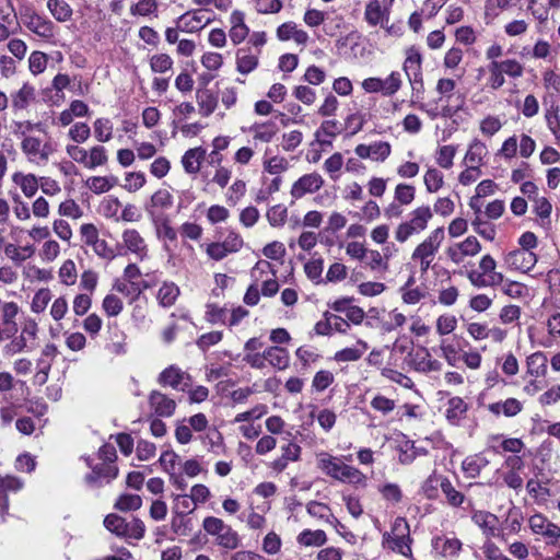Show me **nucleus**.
<instances>
[{
    "mask_svg": "<svg viewBox=\"0 0 560 560\" xmlns=\"http://www.w3.org/2000/svg\"><path fill=\"white\" fill-rule=\"evenodd\" d=\"M323 185L322 177H300L292 187V196L301 198L306 192H313Z\"/></svg>",
    "mask_w": 560,
    "mask_h": 560,
    "instance_id": "nucleus-38",
    "label": "nucleus"
},
{
    "mask_svg": "<svg viewBox=\"0 0 560 560\" xmlns=\"http://www.w3.org/2000/svg\"><path fill=\"white\" fill-rule=\"evenodd\" d=\"M355 153L362 159H372L373 161H383L390 153V145L387 142H375L372 144H359L355 148Z\"/></svg>",
    "mask_w": 560,
    "mask_h": 560,
    "instance_id": "nucleus-20",
    "label": "nucleus"
},
{
    "mask_svg": "<svg viewBox=\"0 0 560 560\" xmlns=\"http://www.w3.org/2000/svg\"><path fill=\"white\" fill-rule=\"evenodd\" d=\"M113 133V124L108 118H98L94 122V135L100 142L110 140Z\"/></svg>",
    "mask_w": 560,
    "mask_h": 560,
    "instance_id": "nucleus-61",
    "label": "nucleus"
},
{
    "mask_svg": "<svg viewBox=\"0 0 560 560\" xmlns=\"http://www.w3.org/2000/svg\"><path fill=\"white\" fill-rule=\"evenodd\" d=\"M158 0H139L137 3L131 4L130 14L133 16H148L158 13Z\"/></svg>",
    "mask_w": 560,
    "mask_h": 560,
    "instance_id": "nucleus-52",
    "label": "nucleus"
},
{
    "mask_svg": "<svg viewBox=\"0 0 560 560\" xmlns=\"http://www.w3.org/2000/svg\"><path fill=\"white\" fill-rule=\"evenodd\" d=\"M432 215L430 207L423 206L415 209L410 213L409 219L397 226L395 238L399 243H405L412 235L421 233L427 229Z\"/></svg>",
    "mask_w": 560,
    "mask_h": 560,
    "instance_id": "nucleus-6",
    "label": "nucleus"
},
{
    "mask_svg": "<svg viewBox=\"0 0 560 560\" xmlns=\"http://www.w3.org/2000/svg\"><path fill=\"white\" fill-rule=\"evenodd\" d=\"M504 260L510 268L527 272L536 265L537 257L530 250L515 249L506 254Z\"/></svg>",
    "mask_w": 560,
    "mask_h": 560,
    "instance_id": "nucleus-14",
    "label": "nucleus"
},
{
    "mask_svg": "<svg viewBox=\"0 0 560 560\" xmlns=\"http://www.w3.org/2000/svg\"><path fill=\"white\" fill-rule=\"evenodd\" d=\"M265 358L277 370H285L290 364V355L287 349L272 346L265 349Z\"/></svg>",
    "mask_w": 560,
    "mask_h": 560,
    "instance_id": "nucleus-29",
    "label": "nucleus"
},
{
    "mask_svg": "<svg viewBox=\"0 0 560 560\" xmlns=\"http://www.w3.org/2000/svg\"><path fill=\"white\" fill-rule=\"evenodd\" d=\"M432 546L433 549L443 557H454L459 552L462 542L457 538L439 536L433 539Z\"/></svg>",
    "mask_w": 560,
    "mask_h": 560,
    "instance_id": "nucleus-32",
    "label": "nucleus"
},
{
    "mask_svg": "<svg viewBox=\"0 0 560 560\" xmlns=\"http://www.w3.org/2000/svg\"><path fill=\"white\" fill-rule=\"evenodd\" d=\"M421 55L415 49H410L408 56L404 62V71L409 81H419V75H422L421 71Z\"/></svg>",
    "mask_w": 560,
    "mask_h": 560,
    "instance_id": "nucleus-39",
    "label": "nucleus"
},
{
    "mask_svg": "<svg viewBox=\"0 0 560 560\" xmlns=\"http://www.w3.org/2000/svg\"><path fill=\"white\" fill-rule=\"evenodd\" d=\"M480 249L479 241L475 236H468L465 241L448 246L445 253L453 262L460 264L466 256H475Z\"/></svg>",
    "mask_w": 560,
    "mask_h": 560,
    "instance_id": "nucleus-12",
    "label": "nucleus"
},
{
    "mask_svg": "<svg viewBox=\"0 0 560 560\" xmlns=\"http://www.w3.org/2000/svg\"><path fill=\"white\" fill-rule=\"evenodd\" d=\"M47 8L58 22H67L72 16V9L65 0H48Z\"/></svg>",
    "mask_w": 560,
    "mask_h": 560,
    "instance_id": "nucleus-44",
    "label": "nucleus"
},
{
    "mask_svg": "<svg viewBox=\"0 0 560 560\" xmlns=\"http://www.w3.org/2000/svg\"><path fill=\"white\" fill-rule=\"evenodd\" d=\"M490 194V179L482 180L476 188V195L470 199V207L476 213L474 225L476 231L483 235L486 238L490 236L487 234V228L483 226L490 219V202L486 200Z\"/></svg>",
    "mask_w": 560,
    "mask_h": 560,
    "instance_id": "nucleus-5",
    "label": "nucleus"
},
{
    "mask_svg": "<svg viewBox=\"0 0 560 560\" xmlns=\"http://www.w3.org/2000/svg\"><path fill=\"white\" fill-rule=\"evenodd\" d=\"M171 528L179 536H188L194 529V523L187 514L173 513Z\"/></svg>",
    "mask_w": 560,
    "mask_h": 560,
    "instance_id": "nucleus-48",
    "label": "nucleus"
},
{
    "mask_svg": "<svg viewBox=\"0 0 560 560\" xmlns=\"http://www.w3.org/2000/svg\"><path fill=\"white\" fill-rule=\"evenodd\" d=\"M398 460L402 465L411 464L418 456V452L415 447V443L410 440L404 439L397 446Z\"/></svg>",
    "mask_w": 560,
    "mask_h": 560,
    "instance_id": "nucleus-54",
    "label": "nucleus"
},
{
    "mask_svg": "<svg viewBox=\"0 0 560 560\" xmlns=\"http://www.w3.org/2000/svg\"><path fill=\"white\" fill-rule=\"evenodd\" d=\"M545 118L549 130L556 138L558 144H560V107L551 106L546 110Z\"/></svg>",
    "mask_w": 560,
    "mask_h": 560,
    "instance_id": "nucleus-57",
    "label": "nucleus"
},
{
    "mask_svg": "<svg viewBox=\"0 0 560 560\" xmlns=\"http://www.w3.org/2000/svg\"><path fill=\"white\" fill-rule=\"evenodd\" d=\"M203 530L214 537L215 544L226 550H235L241 545V538L223 520L215 516H207L202 522Z\"/></svg>",
    "mask_w": 560,
    "mask_h": 560,
    "instance_id": "nucleus-3",
    "label": "nucleus"
},
{
    "mask_svg": "<svg viewBox=\"0 0 560 560\" xmlns=\"http://www.w3.org/2000/svg\"><path fill=\"white\" fill-rule=\"evenodd\" d=\"M341 131V125L337 120H325L315 132V138L320 145H331L332 139Z\"/></svg>",
    "mask_w": 560,
    "mask_h": 560,
    "instance_id": "nucleus-27",
    "label": "nucleus"
},
{
    "mask_svg": "<svg viewBox=\"0 0 560 560\" xmlns=\"http://www.w3.org/2000/svg\"><path fill=\"white\" fill-rule=\"evenodd\" d=\"M149 406L159 417H171L176 409V401L166 394L152 390L149 395Z\"/></svg>",
    "mask_w": 560,
    "mask_h": 560,
    "instance_id": "nucleus-15",
    "label": "nucleus"
},
{
    "mask_svg": "<svg viewBox=\"0 0 560 560\" xmlns=\"http://www.w3.org/2000/svg\"><path fill=\"white\" fill-rule=\"evenodd\" d=\"M413 365L418 372L422 373L438 372L442 369L441 362L439 360L432 359L427 348H422L421 351L416 353Z\"/></svg>",
    "mask_w": 560,
    "mask_h": 560,
    "instance_id": "nucleus-28",
    "label": "nucleus"
},
{
    "mask_svg": "<svg viewBox=\"0 0 560 560\" xmlns=\"http://www.w3.org/2000/svg\"><path fill=\"white\" fill-rule=\"evenodd\" d=\"M174 506H173V513L174 514H187L189 515L192 513L196 509V503L194 499L190 497V494H176L174 497Z\"/></svg>",
    "mask_w": 560,
    "mask_h": 560,
    "instance_id": "nucleus-58",
    "label": "nucleus"
},
{
    "mask_svg": "<svg viewBox=\"0 0 560 560\" xmlns=\"http://www.w3.org/2000/svg\"><path fill=\"white\" fill-rule=\"evenodd\" d=\"M158 382L164 387L186 392L191 386V376L178 366L170 365L159 374Z\"/></svg>",
    "mask_w": 560,
    "mask_h": 560,
    "instance_id": "nucleus-9",
    "label": "nucleus"
},
{
    "mask_svg": "<svg viewBox=\"0 0 560 560\" xmlns=\"http://www.w3.org/2000/svg\"><path fill=\"white\" fill-rule=\"evenodd\" d=\"M108 341L105 348L116 355H121L127 352V336L119 327L117 322L108 323L107 325Z\"/></svg>",
    "mask_w": 560,
    "mask_h": 560,
    "instance_id": "nucleus-17",
    "label": "nucleus"
},
{
    "mask_svg": "<svg viewBox=\"0 0 560 560\" xmlns=\"http://www.w3.org/2000/svg\"><path fill=\"white\" fill-rule=\"evenodd\" d=\"M180 294L178 285L173 281H165L158 291L156 300L162 307H171Z\"/></svg>",
    "mask_w": 560,
    "mask_h": 560,
    "instance_id": "nucleus-30",
    "label": "nucleus"
},
{
    "mask_svg": "<svg viewBox=\"0 0 560 560\" xmlns=\"http://www.w3.org/2000/svg\"><path fill=\"white\" fill-rule=\"evenodd\" d=\"M124 247L133 254L137 259L143 260L148 257V245L144 238L136 229H127L121 235Z\"/></svg>",
    "mask_w": 560,
    "mask_h": 560,
    "instance_id": "nucleus-13",
    "label": "nucleus"
},
{
    "mask_svg": "<svg viewBox=\"0 0 560 560\" xmlns=\"http://www.w3.org/2000/svg\"><path fill=\"white\" fill-rule=\"evenodd\" d=\"M211 19L208 18L205 20V16L201 14L200 10L196 11H187L182 14L177 20V27L182 32L186 33H195L203 28L206 25L211 23Z\"/></svg>",
    "mask_w": 560,
    "mask_h": 560,
    "instance_id": "nucleus-16",
    "label": "nucleus"
},
{
    "mask_svg": "<svg viewBox=\"0 0 560 560\" xmlns=\"http://www.w3.org/2000/svg\"><path fill=\"white\" fill-rule=\"evenodd\" d=\"M409 542L410 538H397V536H393L392 534H383V545L402 556H407L411 552Z\"/></svg>",
    "mask_w": 560,
    "mask_h": 560,
    "instance_id": "nucleus-46",
    "label": "nucleus"
},
{
    "mask_svg": "<svg viewBox=\"0 0 560 560\" xmlns=\"http://www.w3.org/2000/svg\"><path fill=\"white\" fill-rule=\"evenodd\" d=\"M488 155L487 145L480 141H474L464 159L467 170L478 171L485 164V159Z\"/></svg>",
    "mask_w": 560,
    "mask_h": 560,
    "instance_id": "nucleus-21",
    "label": "nucleus"
},
{
    "mask_svg": "<svg viewBox=\"0 0 560 560\" xmlns=\"http://www.w3.org/2000/svg\"><path fill=\"white\" fill-rule=\"evenodd\" d=\"M103 523L108 532L127 541L140 540L145 534V525L138 517L127 521L118 514L110 513L105 516Z\"/></svg>",
    "mask_w": 560,
    "mask_h": 560,
    "instance_id": "nucleus-2",
    "label": "nucleus"
},
{
    "mask_svg": "<svg viewBox=\"0 0 560 560\" xmlns=\"http://www.w3.org/2000/svg\"><path fill=\"white\" fill-rule=\"evenodd\" d=\"M490 272V255H485L480 262L478 268L471 269L468 272V278L470 282L475 287H486L488 285V273Z\"/></svg>",
    "mask_w": 560,
    "mask_h": 560,
    "instance_id": "nucleus-37",
    "label": "nucleus"
},
{
    "mask_svg": "<svg viewBox=\"0 0 560 560\" xmlns=\"http://www.w3.org/2000/svg\"><path fill=\"white\" fill-rule=\"evenodd\" d=\"M488 517L489 514L483 511H475L472 513L471 520L472 522L482 529V533L486 536V540L482 546V551L486 558L490 559V544H489V535L490 527H488Z\"/></svg>",
    "mask_w": 560,
    "mask_h": 560,
    "instance_id": "nucleus-47",
    "label": "nucleus"
},
{
    "mask_svg": "<svg viewBox=\"0 0 560 560\" xmlns=\"http://www.w3.org/2000/svg\"><path fill=\"white\" fill-rule=\"evenodd\" d=\"M364 20L370 26H376L378 24L383 26L384 23H388L389 21V8L382 7L378 0H371L365 5Z\"/></svg>",
    "mask_w": 560,
    "mask_h": 560,
    "instance_id": "nucleus-18",
    "label": "nucleus"
},
{
    "mask_svg": "<svg viewBox=\"0 0 560 560\" xmlns=\"http://www.w3.org/2000/svg\"><path fill=\"white\" fill-rule=\"evenodd\" d=\"M22 150L32 161L45 162L47 161L48 154L42 149V142L39 139L34 137H26L22 141Z\"/></svg>",
    "mask_w": 560,
    "mask_h": 560,
    "instance_id": "nucleus-36",
    "label": "nucleus"
},
{
    "mask_svg": "<svg viewBox=\"0 0 560 560\" xmlns=\"http://www.w3.org/2000/svg\"><path fill=\"white\" fill-rule=\"evenodd\" d=\"M52 294L50 289L48 288H42L39 289L33 296L32 303H31V310L34 313H43L49 302L51 301Z\"/></svg>",
    "mask_w": 560,
    "mask_h": 560,
    "instance_id": "nucleus-56",
    "label": "nucleus"
},
{
    "mask_svg": "<svg viewBox=\"0 0 560 560\" xmlns=\"http://www.w3.org/2000/svg\"><path fill=\"white\" fill-rule=\"evenodd\" d=\"M85 463L92 468V471L84 477V481L92 488H101L104 485H108L118 476V468L114 464L101 463L92 466L89 457L85 458Z\"/></svg>",
    "mask_w": 560,
    "mask_h": 560,
    "instance_id": "nucleus-8",
    "label": "nucleus"
},
{
    "mask_svg": "<svg viewBox=\"0 0 560 560\" xmlns=\"http://www.w3.org/2000/svg\"><path fill=\"white\" fill-rule=\"evenodd\" d=\"M370 404L375 411L381 412L383 416L389 415L396 408V402L394 399L387 398L381 394L375 395L371 399Z\"/></svg>",
    "mask_w": 560,
    "mask_h": 560,
    "instance_id": "nucleus-63",
    "label": "nucleus"
},
{
    "mask_svg": "<svg viewBox=\"0 0 560 560\" xmlns=\"http://www.w3.org/2000/svg\"><path fill=\"white\" fill-rule=\"evenodd\" d=\"M296 541L305 547H320L326 544L327 536L326 533L322 529H304L298 535Z\"/></svg>",
    "mask_w": 560,
    "mask_h": 560,
    "instance_id": "nucleus-40",
    "label": "nucleus"
},
{
    "mask_svg": "<svg viewBox=\"0 0 560 560\" xmlns=\"http://www.w3.org/2000/svg\"><path fill=\"white\" fill-rule=\"evenodd\" d=\"M440 489L451 505L459 506L464 502V494L454 487L448 478L444 476L440 481Z\"/></svg>",
    "mask_w": 560,
    "mask_h": 560,
    "instance_id": "nucleus-45",
    "label": "nucleus"
},
{
    "mask_svg": "<svg viewBox=\"0 0 560 560\" xmlns=\"http://www.w3.org/2000/svg\"><path fill=\"white\" fill-rule=\"evenodd\" d=\"M492 442L495 444L492 445V451L495 454L502 453H512L518 454L524 448V443L521 439L517 438H504L503 435L492 436Z\"/></svg>",
    "mask_w": 560,
    "mask_h": 560,
    "instance_id": "nucleus-23",
    "label": "nucleus"
},
{
    "mask_svg": "<svg viewBox=\"0 0 560 560\" xmlns=\"http://www.w3.org/2000/svg\"><path fill=\"white\" fill-rule=\"evenodd\" d=\"M226 313L228 310L225 307L209 303L206 305L205 319L212 325L226 324Z\"/></svg>",
    "mask_w": 560,
    "mask_h": 560,
    "instance_id": "nucleus-55",
    "label": "nucleus"
},
{
    "mask_svg": "<svg viewBox=\"0 0 560 560\" xmlns=\"http://www.w3.org/2000/svg\"><path fill=\"white\" fill-rule=\"evenodd\" d=\"M19 313V306L15 302H4L1 305V320L7 332L14 336L18 331V325L15 317Z\"/></svg>",
    "mask_w": 560,
    "mask_h": 560,
    "instance_id": "nucleus-34",
    "label": "nucleus"
},
{
    "mask_svg": "<svg viewBox=\"0 0 560 560\" xmlns=\"http://www.w3.org/2000/svg\"><path fill=\"white\" fill-rule=\"evenodd\" d=\"M307 513L319 521L329 525L339 524V520L331 513L330 508L322 502L311 501L306 505Z\"/></svg>",
    "mask_w": 560,
    "mask_h": 560,
    "instance_id": "nucleus-33",
    "label": "nucleus"
},
{
    "mask_svg": "<svg viewBox=\"0 0 560 560\" xmlns=\"http://www.w3.org/2000/svg\"><path fill=\"white\" fill-rule=\"evenodd\" d=\"M142 505V499L138 494H121L115 502L114 508L121 512L137 511Z\"/></svg>",
    "mask_w": 560,
    "mask_h": 560,
    "instance_id": "nucleus-50",
    "label": "nucleus"
},
{
    "mask_svg": "<svg viewBox=\"0 0 560 560\" xmlns=\"http://www.w3.org/2000/svg\"><path fill=\"white\" fill-rule=\"evenodd\" d=\"M488 466V459L480 454L468 456L463 462V470L468 478L479 476L481 469Z\"/></svg>",
    "mask_w": 560,
    "mask_h": 560,
    "instance_id": "nucleus-42",
    "label": "nucleus"
},
{
    "mask_svg": "<svg viewBox=\"0 0 560 560\" xmlns=\"http://www.w3.org/2000/svg\"><path fill=\"white\" fill-rule=\"evenodd\" d=\"M467 411V404L460 397H452L447 401L445 416L452 423L458 422Z\"/></svg>",
    "mask_w": 560,
    "mask_h": 560,
    "instance_id": "nucleus-43",
    "label": "nucleus"
},
{
    "mask_svg": "<svg viewBox=\"0 0 560 560\" xmlns=\"http://www.w3.org/2000/svg\"><path fill=\"white\" fill-rule=\"evenodd\" d=\"M317 467L330 478L341 482L365 485L366 477L358 468L342 463L329 453L322 452L317 455Z\"/></svg>",
    "mask_w": 560,
    "mask_h": 560,
    "instance_id": "nucleus-1",
    "label": "nucleus"
},
{
    "mask_svg": "<svg viewBox=\"0 0 560 560\" xmlns=\"http://www.w3.org/2000/svg\"><path fill=\"white\" fill-rule=\"evenodd\" d=\"M369 349L368 342H365L362 339H359L357 341L355 347L351 348H345L339 351H337L334 355V359L337 362H351V361H358L362 358L364 352Z\"/></svg>",
    "mask_w": 560,
    "mask_h": 560,
    "instance_id": "nucleus-35",
    "label": "nucleus"
},
{
    "mask_svg": "<svg viewBox=\"0 0 560 560\" xmlns=\"http://www.w3.org/2000/svg\"><path fill=\"white\" fill-rule=\"evenodd\" d=\"M116 177H88L85 185L95 194L108 191L115 184Z\"/></svg>",
    "mask_w": 560,
    "mask_h": 560,
    "instance_id": "nucleus-59",
    "label": "nucleus"
},
{
    "mask_svg": "<svg viewBox=\"0 0 560 560\" xmlns=\"http://www.w3.org/2000/svg\"><path fill=\"white\" fill-rule=\"evenodd\" d=\"M206 158V150L201 147L189 149L185 152L182 159L185 171L189 174H195L200 171L201 163Z\"/></svg>",
    "mask_w": 560,
    "mask_h": 560,
    "instance_id": "nucleus-31",
    "label": "nucleus"
},
{
    "mask_svg": "<svg viewBox=\"0 0 560 560\" xmlns=\"http://www.w3.org/2000/svg\"><path fill=\"white\" fill-rule=\"evenodd\" d=\"M156 235L160 240L166 242H176L177 232L171 226L167 218H158L154 220Z\"/></svg>",
    "mask_w": 560,
    "mask_h": 560,
    "instance_id": "nucleus-53",
    "label": "nucleus"
},
{
    "mask_svg": "<svg viewBox=\"0 0 560 560\" xmlns=\"http://www.w3.org/2000/svg\"><path fill=\"white\" fill-rule=\"evenodd\" d=\"M443 240L444 229L436 228L413 249L411 259L419 264L422 275L431 268Z\"/></svg>",
    "mask_w": 560,
    "mask_h": 560,
    "instance_id": "nucleus-4",
    "label": "nucleus"
},
{
    "mask_svg": "<svg viewBox=\"0 0 560 560\" xmlns=\"http://www.w3.org/2000/svg\"><path fill=\"white\" fill-rule=\"evenodd\" d=\"M173 67V59L167 54H156L150 58V68L155 73H165Z\"/></svg>",
    "mask_w": 560,
    "mask_h": 560,
    "instance_id": "nucleus-62",
    "label": "nucleus"
},
{
    "mask_svg": "<svg viewBox=\"0 0 560 560\" xmlns=\"http://www.w3.org/2000/svg\"><path fill=\"white\" fill-rule=\"evenodd\" d=\"M22 23L34 34L43 38L54 36V23L38 15L34 10L26 9L21 13Z\"/></svg>",
    "mask_w": 560,
    "mask_h": 560,
    "instance_id": "nucleus-10",
    "label": "nucleus"
},
{
    "mask_svg": "<svg viewBox=\"0 0 560 560\" xmlns=\"http://www.w3.org/2000/svg\"><path fill=\"white\" fill-rule=\"evenodd\" d=\"M35 98V90L24 84L12 97V106L15 109H24Z\"/></svg>",
    "mask_w": 560,
    "mask_h": 560,
    "instance_id": "nucleus-51",
    "label": "nucleus"
},
{
    "mask_svg": "<svg viewBox=\"0 0 560 560\" xmlns=\"http://www.w3.org/2000/svg\"><path fill=\"white\" fill-rule=\"evenodd\" d=\"M252 131H254V139L261 142H270L278 132V128L273 121H267L262 124H255L252 127Z\"/></svg>",
    "mask_w": 560,
    "mask_h": 560,
    "instance_id": "nucleus-49",
    "label": "nucleus"
},
{
    "mask_svg": "<svg viewBox=\"0 0 560 560\" xmlns=\"http://www.w3.org/2000/svg\"><path fill=\"white\" fill-rule=\"evenodd\" d=\"M288 218L287 207L283 205H276L267 211V220L271 226H282Z\"/></svg>",
    "mask_w": 560,
    "mask_h": 560,
    "instance_id": "nucleus-64",
    "label": "nucleus"
},
{
    "mask_svg": "<svg viewBox=\"0 0 560 560\" xmlns=\"http://www.w3.org/2000/svg\"><path fill=\"white\" fill-rule=\"evenodd\" d=\"M388 260L389 254H387V250L382 254L376 249H368L363 262L370 270L385 273L389 268Z\"/></svg>",
    "mask_w": 560,
    "mask_h": 560,
    "instance_id": "nucleus-24",
    "label": "nucleus"
},
{
    "mask_svg": "<svg viewBox=\"0 0 560 560\" xmlns=\"http://www.w3.org/2000/svg\"><path fill=\"white\" fill-rule=\"evenodd\" d=\"M548 359L545 353L537 351L526 359V374L534 377H544L547 373Z\"/></svg>",
    "mask_w": 560,
    "mask_h": 560,
    "instance_id": "nucleus-25",
    "label": "nucleus"
},
{
    "mask_svg": "<svg viewBox=\"0 0 560 560\" xmlns=\"http://www.w3.org/2000/svg\"><path fill=\"white\" fill-rule=\"evenodd\" d=\"M260 49L255 54L250 48H240L236 51V70L242 74H248L258 67Z\"/></svg>",
    "mask_w": 560,
    "mask_h": 560,
    "instance_id": "nucleus-22",
    "label": "nucleus"
},
{
    "mask_svg": "<svg viewBox=\"0 0 560 560\" xmlns=\"http://www.w3.org/2000/svg\"><path fill=\"white\" fill-rule=\"evenodd\" d=\"M196 98L200 114L205 117L210 116L218 106V95L210 89H200L196 92Z\"/></svg>",
    "mask_w": 560,
    "mask_h": 560,
    "instance_id": "nucleus-26",
    "label": "nucleus"
},
{
    "mask_svg": "<svg viewBox=\"0 0 560 560\" xmlns=\"http://www.w3.org/2000/svg\"><path fill=\"white\" fill-rule=\"evenodd\" d=\"M523 405L516 398H508L503 401L492 404L493 415H503L505 417H514L522 411Z\"/></svg>",
    "mask_w": 560,
    "mask_h": 560,
    "instance_id": "nucleus-41",
    "label": "nucleus"
},
{
    "mask_svg": "<svg viewBox=\"0 0 560 560\" xmlns=\"http://www.w3.org/2000/svg\"><path fill=\"white\" fill-rule=\"evenodd\" d=\"M378 491L384 500L393 504H397L402 500V491L397 483L386 482L378 487Z\"/></svg>",
    "mask_w": 560,
    "mask_h": 560,
    "instance_id": "nucleus-60",
    "label": "nucleus"
},
{
    "mask_svg": "<svg viewBox=\"0 0 560 560\" xmlns=\"http://www.w3.org/2000/svg\"><path fill=\"white\" fill-rule=\"evenodd\" d=\"M494 267L495 265L492 260V288L495 291L512 299H520L527 294L528 290L525 284L504 279L502 273L493 271Z\"/></svg>",
    "mask_w": 560,
    "mask_h": 560,
    "instance_id": "nucleus-11",
    "label": "nucleus"
},
{
    "mask_svg": "<svg viewBox=\"0 0 560 560\" xmlns=\"http://www.w3.org/2000/svg\"><path fill=\"white\" fill-rule=\"evenodd\" d=\"M281 456L269 465V467L277 472L283 471L290 462H298L300 459L302 448L299 444L290 442L281 447Z\"/></svg>",
    "mask_w": 560,
    "mask_h": 560,
    "instance_id": "nucleus-19",
    "label": "nucleus"
},
{
    "mask_svg": "<svg viewBox=\"0 0 560 560\" xmlns=\"http://www.w3.org/2000/svg\"><path fill=\"white\" fill-rule=\"evenodd\" d=\"M528 526L534 535L544 538L547 546L560 547V526L541 513L532 515Z\"/></svg>",
    "mask_w": 560,
    "mask_h": 560,
    "instance_id": "nucleus-7",
    "label": "nucleus"
}]
</instances>
